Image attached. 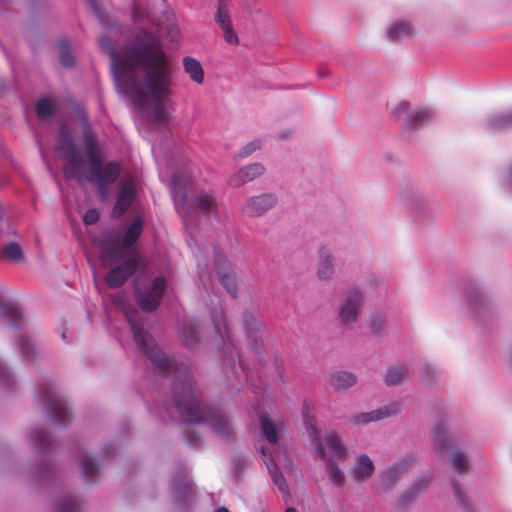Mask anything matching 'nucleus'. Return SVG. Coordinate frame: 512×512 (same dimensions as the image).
Listing matches in <instances>:
<instances>
[{
    "instance_id": "nucleus-1",
    "label": "nucleus",
    "mask_w": 512,
    "mask_h": 512,
    "mask_svg": "<svg viewBox=\"0 0 512 512\" xmlns=\"http://www.w3.org/2000/svg\"><path fill=\"white\" fill-rule=\"evenodd\" d=\"M132 17L136 32L124 48L117 50L107 35L101 36L99 45L109 54L118 92L134 104L144 122L164 125L172 70L160 35L165 27L163 37L176 42L180 30L171 22V11L163 0L136 3Z\"/></svg>"
},
{
    "instance_id": "nucleus-2",
    "label": "nucleus",
    "mask_w": 512,
    "mask_h": 512,
    "mask_svg": "<svg viewBox=\"0 0 512 512\" xmlns=\"http://www.w3.org/2000/svg\"><path fill=\"white\" fill-rule=\"evenodd\" d=\"M114 307L121 311L127 320L136 348L151 362L155 372L173 375L172 396L174 409L179 417L188 423H206L220 438H227L233 427L220 408L203 404L201 393L195 386L191 370L186 362L177 363L170 359L146 331V320L132 305L123 292L112 296Z\"/></svg>"
},
{
    "instance_id": "nucleus-3",
    "label": "nucleus",
    "mask_w": 512,
    "mask_h": 512,
    "mask_svg": "<svg viewBox=\"0 0 512 512\" xmlns=\"http://www.w3.org/2000/svg\"><path fill=\"white\" fill-rule=\"evenodd\" d=\"M144 212L136 209L131 224L123 234L104 237L100 242L92 239L97 248L99 263L110 268L106 282L110 287H118L136 270H140L134 282L136 300L143 311L157 308L165 289L163 277H153L143 266L137 251L136 241L141 235Z\"/></svg>"
},
{
    "instance_id": "nucleus-4",
    "label": "nucleus",
    "mask_w": 512,
    "mask_h": 512,
    "mask_svg": "<svg viewBox=\"0 0 512 512\" xmlns=\"http://www.w3.org/2000/svg\"><path fill=\"white\" fill-rule=\"evenodd\" d=\"M55 157L61 160L66 179L93 184L104 197L109 186L120 176L121 168L117 162L104 164L95 136L87 131L82 142L75 139L70 126L61 124L59 135L54 141Z\"/></svg>"
},
{
    "instance_id": "nucleus-5",
    "label": "nucleus",
    "mask_w": 512,
    "mask_h": 512,
    "mask_svg": "<svg viewBox=\"0 0 512 512\" xmlns=\"http://www.w3.org/2000/svg\"><path fill=\"white\" fill-rule=\"evenodd\" d=\"M160 179L171 191L175 209L185 225L198 216L217 217L218 206L214 196L203 190H195L186 167L173 159L156 158Z\"/></svg>"
},
{
    "instance_id": "nucleus-6",
    "label": "nucleus",
    "mask_w": 512,
    "mask_h": 512,
    "mask_svg": "<svg viewBox=\"0 0 512 512\" xmlns=\"http://www.w3.org/2000/svg\"><path fill=\"white\" fill-rule=\"evenodd\" d=\"M259 417L262 432L268 441V446L261 448L263 461L273 480V483L283 495H289V486L284 478V474L292 473V461L287 450L278 443V428L276 424L259 409L255 411Z\"/></svg>"
},
{
    "instance_id": "nucleus-7",
    "label": "nucleus",
    "mask_w": 512,
    "mask_h": 512,
    "mask_svg": "<svg viewBox=\"0 0 512 512\" xmlns=\"http://www.w3.org/2000/svg\"><path fill=\"white\" fill-rule=\"evenodd\" d=\"M210 313L215 331L214 342L223 358L224 365L231 369V372L239 382L246 380L251 386H255L256 377L259 376V372H254V370L250 369L239 353L236 352L232 334L224 317L222 303L219 299H217L216 307L212 308Z\"/></svg>"
},
{
    "instance_id": "nucleus-8",
    "label": "nucleus",
    "mask_w": 512,
    "mask_h": 512,
    "mask_svg": "<svg viewBox=\"0 0 512 512\" xmlns=\"http://www.w3.org/2000/svg\"><path fill=\"white\" fill-rule=\"evenodd\" d=\"M432 442L435 453L439 456L450 455V462L456 472H465L469 467V460L463 451V440L454 432L450 425L440 420L432 428Z\"/></svg>"
},
{
    "instance_id": "nucleus-9",
    "label": "nucleus",
    "mask_w": 512,
    "mask_h": 512,
    "mask_svg": "<svg viewBox=\"0 0 512 512\" xmlns=\"http://www.w3.org/2000/svg\"><path fill=\"white\" fill-rule=\"evenodd\" d=\"M317 456L326 462V471L330 481L337 487L345 483V474L337 465L338 461H344L348 457L345 445L334 432L325 434L324 453L316 450Z\"/></svg>"
},
{
    "instance_id": "nucleus-10",
    "label": "nucleus",
    "mask_w": 512,
    "mask_h": 512,
    "mask_svg": "<svg viewBox=\"0 0 512 512\" xmlns=\"http://www.w3.org/2000/svg\"><path fill=\"white\" fill-rule=\"evenodd\" d=\"M39 397L54 420L61 424L67 422L70 412L62 392L54 382L42 383L39 388Z\"/></svg>"
},
{
    "instance_id": "nucleus-11",
    "label": "nucleus",
    "mask_w": 512,
    "mask_h": 512,
    "mask_svg": "<svg viewBox=\"0 0 512 512\" xmlns=\"http://www.w3.org/2000/svg\"><path fill=\"white\" fill-rule=\"evenodd\" d=\"M433 112L428 107L413 108L408 102H400L392 110L391 117L403 122L411 129H418L433 119Z\"/></svg>"
},
{
    "instance_id": "nucleus-12",
    "label": "nucleus",
    "mask_w": 512,
    "mask_h": 512,
    "mask_svg": "<svg viewBox=\"0 0 512 512\" xmlns=\"http://www.w3.org/2000/svg\"><path fill=\"white\" fill-rule=\"evenodd\" d=\"M364 299V292L359 287H352L345 292L339 305V318L342 323L357 322Z\"/></svg>"
},
{
    "instance_id": "nucleus-13",
    "label": "nucleus",
    "mask_w": 512,
    "mask_h": 512,
    "mask_svg": "<svg viewBox=\"0 0 512 512\" xmlns=\"http://www.w3.org/2000/svg\"><path fill=\"white\" fill-rule=\"evenodd\" d=\"M138 199V184L134 176L124 175L119 182L117 200L113 213L117 216L124 214Z\"/></svg>"
},
{
    "instance_id": "nucleus-14",
    "label": "nucleus",
    "mask_w": 512,
    "mask_h": 512,
    "mask_svg": "<svg viewBox=\"0 0 512 512\" xmlns=\"http://www.w3.org/2000/svg\"><path fill=\"white\" fill-rule=\"evenodd\" d=\"M399 407L398 402H391L376 410L355 414L351 421L357 426H364L371 422L380 421L396 415L399 412Z\"/></svg>"
},
{
    "instance_id": "nucleus-15",
    "label": "nucleus",
    "mask_w": 512,
    "mask_h": 512,
    "mask_svg": "<svg viewBox=\"0 0 512 512\" xmlns=\"http://www.w3.org/2000/svg\"><path fill=\"white\" fill-rule=\"evenodd\" d=\"M214 265L221 284L232 297H236L237 284L235 276L231 272L229 265L226 263L225 256L217 250L214 251Z\"/></svg>"
},
{
    "instance_id": "nucleus-16",
    "label": "nucleus",
    "mask_w": 512,
    "mask_h": 512,
    "mask_svg": "<svg viewBox=\"0 0 512 512\" xmlns=\"http://www.w3.org/2000/svg\"><path fill=\"white\" fill-rule=\"evenodd\" d=\"M415 33L412 22L404 18L391 20L384 30L385 38L392 42L410 39Z\"/></svg>"
},
{
    "instance_id": "nucleus-17",
    "label": "nucleus",
    "mask_w": 512,
    "mask_h": 512,
    "mask_svg": "<svg viewBox=\"0 0 512 512\" xmlns=\"http://www.w3.org/2000/svg\"><path fill=\"white\" fill-rule=\"evenodd\" d=\"M0 315L6 317L14 326H18L21 323L22 309L18 302L7 295V289L1 282Z\"/></svg>"
},
{
    "instance_id": "nucleus-18",
    "label": "nucleus",
    "mask_w": 512,
    "mask_h": 512,
    "mask_svg": "<svg viewBox=\"0 0 512 512\" xmlns=\"http://www.w3.org/2000/svg\"><path fill=\"white\" fill-rule=\"evenodd\" d=\"M277 202V196L273 193H263L261 195L250 197L244 205V212L251 216H259L272 207Z\"/></svg>"
},
{
    "instance_id": "nucleus-19",
    "label": "nucleus",
    "mask_w": 512,
    "mask_h": 512,
    "mask_svg": "<svg viewBox=\"0 0 512 512\" xmlns=\"http://www.w3.org/2000/svg\"><path fill=\"white\" fill-rule=\"evenodd\" d=\"M243 325L249 345L258 354L262 342V323L255 318L253 313L245 312L243 315Z\"/></svg>"
},
{
    "instance_id": "nucleus-20",
    "label": "nucleus",
    "mask_w": 512,
    "mask_h": 512,
    "mask_svg": "<svg viewBox=\"0 0 512 512\" xmlns=\"http://www.w3.org/2000/svg\"><path fill=\"white\" fill-rule=\"evenodd\" d=\"M302 418L304 425L306 427V430L311 437V440L313 444L315 445V449L318 452L324 453V443L320 437V432L317 429V427L314 425V418H315V409L314 407L307 401L304 402L303 408H302Z\"/></svg>"
},
{
    "instance_id": "nucleus-21",
    "label": "nucleus",
    "mask_w": 512,
    "mask_h": 512,
    "mask_svg": "<svg viewBox=\"0 0 512 512\" xmlns=\"http://www.w3.org/2000/svg\"><path fill=\"white\" fill-rule=\"evenodd\" d=\"M229 5V0H219L215 20L223 31L225 41L229 44H237L238 36L232 30L230 24Z\"/></svg>"
},
{
    "instance_id": "nucleus-22",
    "label": "nucleus",
    "mask_w": 512,
    "mask_h": 512,
    "mask_svg": "<svg viewBox=\"0 0 512 512\" xmlns=\"http://www.w3.org/2000/svg\"><path fill=\"white\" fill-rule=\"evenodd\" d=\"M264 171L265 168L261 163L249 164L240 168L230 177L229 185L234 188L240 187L241 185L258 178L264 173Z\"/></svg>"
},
{
    "instance_id": "nucleus-23",
    "label": "nucleus",
    "mask_w": 512,
    "mask_h": 512,
    "mask_svg": "<svg viewBox=\"0 0 512 512\" xmlns=\"http://www.w3.org/2000/svg\"><path fill=\"white\" fill-rule=\"evenodd\" d=\"M180 338L183 344L188 348L198 345L203 337V329L195 320H185L179 329Z\"/></svg>"
},
{
    "instance_id": "nucleus-24",
    "label": "nucleus",
    "mask_w": 512,
    "mask_h": 512,
    "mask_svg": "<svg viewBox=\"0 0 512 512\" xmlns=\"http://www.w3.org/2000/svg\"><path fill=\"white\" fill-rule=\"evenodd\" d=\"M375 466L372 459L366 454H358L351 468L354 481L362 483L367 481L374 473Z\"/></svg>"
},
{
    "instance_id": "nucleus-25",
    "label": "nucleus",
    "mask_w": 512,
    "mask_h": 512,
    "mask_svg": "<svg viewBox=\"0 0 512 512\" xmlns=\"http://www.w3.org/2000/svg\"><path fill=\"white\" fill-rule=\"evenodd\" d=\"M415 463L413 455H407L396 461L390 468H388L382 476V482L385 486L394 484L402 474L410 469Z\"/></svg>"
},
{
    "instance_id": "nucleus-26",
    "label": "nucleus",
    "mask_w": 512,
    "mask_h": 512,
    "mask_svg": "<svg viewBox=\"0 0 512 512\" xmlns=\"http://www.w3.org/2000/svg\"><path fill=\"white\" fill-rule=\"evenodd\" d=\"M317 276L322 280L331 279L334 274L335 256L328 247H321L318 251Z\"/></svg>"
},
{
    "instance_id": "nucleus-27",
    "label": "nucleus",
    "mask_w": 512,
    "mask_h": 512,
    "mask_svg": "<svg viewBox=\"0 0 512 512\" xmlns=\"http://www.w3.org/2000/svg\"><path fill=\"white\" fill-rule=\"evenodd\" d=\"M182 66L185 74L196 85H202L205 81V72L199 60L192 56H185L182 59Z\"/></svg>"
},
{
    "instance_id": "nucleus-28",
    "label": "nucleus",
    "mask_w": 512,
    "mask_h": 512,
    "mask_svg": "<svg viewBox=\"0 0 512 512\" xmlns=\"http://www.w3.org/2000/svg\"><path fill=\"white\" fill-rule=\"evenodd\" d=\"M172 487L175 492V497L179 502L184 504L187 503L194 494L193 485L188 479L186 472L181 473L174 478Z\"/></svg>"
},
{
    "instance_id": "nucleus-29",
    "label": "nucleus",
    "mask_w": 512,
    "mask_h": 512,
    "mask_svg": "<svg viewBox=\"0 0 512 512\" xmlns=\"http://www.w3.org/2000/svg\"><path fill=\"white\" fill-rule=\"evenodd\" d=\"M80 469L83 476L88 480H95L99 473V464L86 451H81L78 456Z\"/></svg>"
},
{
    "instance_id": "nucleus-30",
    "label": "nucleus",
    "mask_w": 512,
    "mask_h": 512,
    "mask_svg": "<svg viewBox=\"0 0 512 512\" xmlns=\"http://www.w3.org/2000/svg\"><path fill=\"white\" fill-rule=\"evenodd\" d=\"M409 377V371L404 364H395L387 369L385 382L388 385H399Z\"/></svg>"
},
{
    "instance_id": "nucleus-31",
    "label": "nucleus",
    "mask_w": 512,
    "mask_h": 512,
    "mask_svg": "<svg viewBox=\"0 0 512 512\" xmlns=\"http://www.w3.org/2000/svg\"><path fill=\"white\" fill-rule=\"evenodd\" d=\"M356 384V376L350 372H336L331 376V385L336 389H346Z\"/></svg>"
},
{
    "instance_id": "nucleus-32",
    "label": "nucleus",
    "mask_w": 512,
    "mask_h": 512,
    "mask_svg": "<svg viewBox=\"0 0 512 512\" xmlns=\"http://www.w3.org/2000/svg\"><path fill=\"white\" fill-rule=\"evenodd\" d=\"M512 124V110H507L494 114L488 119L487 125L491 129H503Z\"/></svg>"
},
{
    "instance_id": "nucleus-33",
    "label": "nucleus",
    "mask_w": 512,
    "mask_h": 512,
    "mask_svg": "<svg viewBox=\"0 0 512 512\" xmlns=\"http://www.w3.org/2000/svg\"><path fill=\"white\" fill-rule=\"evenodd\" d=\"M79 510L80 501L75 495H64L57 502V512H79Z\"/></svg>"
},
{
    "instance_id": "nucleus-34",
    "label": "nucleus",
    "mask_w": 512,
    "mask_h": 512,
    "mask_svg": "<svg viewBox=\"0 0 512 512\" xmlns=\"http://www.w3.org/2000/svg\"><path fill=\"white\" fill-rule=\"evenodd\" d=\"M0 257L12 262H19L23 259V253L20 246L12 242L3 247Z\"/></svg>"
},
{
    "instance_id": "nucleus-35",
    "label": "nucleus",
    "mask_w": 512,
    "mask_h": 512,
    "mask_svg": "<svg viewBox=\"0 0 512 512\" xmlns=\"http://www.w3.org/2000/svg\"><path fill=\"white\" fill-rule=\"evenodd\" d=\"M56 109V103L53 99L44 97L39 99L36 105L37 115L40 119L51 116Z\"/></svg>"
},
{
    "instance_id": "nucleus-36",
    "label": "nucleus",
    "mask_w": 512,
    "mask_h": 512,
    "mask_svg": "<svg viewBox=\"0 0 512 512\" xmlns=\"http://www.w3.org/2000/svg\"><path fill=\"white\" fill-rule=\"evenodd\" d=\"M70 42L67 39H63L59 42V57L63 66L71 67L74 64V57L69 52Z\"/></svg>"
},
{
    "instance_id": "nucleus-37",
    "label": "nucleus",
    "mask_w": 512,
    "mask_h": 512,
    "mask_svg": "<svg viewBox=\"0 0 512 512\" xmlns=\"http://www.w3.org/2000/svg\"><path fill=\"white\" fill-rule=\"evenodd\" d=\"M30 439L39 449L45 448L51 442L50 435L42 428L34 430L30 435Z\"/></svg>"
},
{
    "instance_id": "nucleus-38",
    "label": "nucleus",
    "mask_w": 512,
    "mask_h": 512,
    "mask_svg": "<svg viewBox=\"0 0 512 512\" xmlns=\"http://www.w3.org/2000/svg\"><path fill=\"white\" fill-rule=\"evenodd\" d=\"M263 145V141L261 139H254L245 145H243L239 151L236 153L235 158L236 159H242L250 156L255 151L261 149Z\"/></svg>"
},
{
    "instance_id": "nucleus-39",
    "label": "nucleus",
    "mask_w": 512,
    "mask_h": 512,
    "mask_svg": "<svg viewBox=\"0 0 512 512\" xmlns=\"http://www.w3.org/2000/svg\"><path fill=\"white\" fill-rule=\"evenodd\" d=\"M18 349L25 359L30 360L33 358L35 349L30 339L26 335H23L19 338Z\"/></svg>"
},
{
    "instance_id": "nucleus-40",
    "label": "nucleus",
    "mask_w": 512,
    "mask_h": 512,
    "mask_svg": "<svg viewBox=\"0 0 512 512\" xmlns=\"http://www.w3.org/2000/svg\"><path fill=\"white\" fill-rule=\"evenodd\" d=\"M499 180L504 187L512 191V163L503 168L500 172Z\"/></svg>"
},
{
    "instance_id": "nucleus-41",
    "label": "nucleus",
    "mask_w": 512,
    "mask_h": 512,
    "mask_svg": "<svg viewBox=\"0 0 512 512\" xmlns=\"http://www.w3.org/2000/svg\"><path fill=\"white\" fill-rule=\"evenodd\" d=\"M429 482L430 479L428 476H421L417 478L412 484L410 493L412 495H417L418 493H421L427 488Z\"/></svg>"
},
{
    "instance_id": "nucleus-42",
    "label": "nucleus",
    "mask_w": 512,
    "mask_h": 512,
    "mask_svg": "<svg viewBox=\"0 0 512 512\" xmlns=\"http://www.w3.org/2000/svg\"><path fill=\"white\" fill-rule=\"evenodd\" d=\"M206 269V264H202L200 261H198V278L203 287L208 290V285L211 282V275L210 272L206 271Z\"/></svg>"
},
{
    "instance_id": "nucleus-43",
    "label": "nucleus",
    "mask_w": 512,
    "mask_h": 512,
    "mask_svg": "<svg viewBox=\"0 0 512 512\" xmlns=\"http://www.w3.org/2000/svg\"><path fill=\"white\" fill-rule=\"evenodd\" d=\"M37 139H38L39 149H40V153L42 155V158L46 162V164L49 167V169L51 171H53L54 169L57 168V165L55 163H51L50 159L48 158L47 148H46V144H45V141H44L43 137L42 136H37Z\"/></svg>"
},
{
    "instance_id": "nucleus-44",
    "label": "nucleus",
    "mask_w": 512,
    "mask_h": 512,
    "mask_svg": "<svg viewBox=\"0 0 512 512\" xmlns=\"http://www.w3.org/2000/svg\"><path fill=\"white\" fill-rule=\"evenodd\" d=\"M385 323V317L381 313H375L371 316L370 327L374 331H379Z\"/></svg>"
},
{
    "instance_id": "nucleus-45",
    "label": "nucleus",
    "mask_w": 512,
    "mask_h": 512,
    "mask_svg": "<svg viewBox=\"0 0 512 512\" xmlns=\"http://www.w3.org/2000/svg\"><path fill=\"white\" fill-rule=\"evenodd\" d=\"M98 219L99 213L95 209L88 210L83 216V221L86 225H92L96 223Z\"/></svg>"
},
{
    "instance_id": "nucleus-46",
    "label": "nucleus",
    "mask_w": 512,
    "mask_h": 512,
    "mask_svg": "<svg viewBox=\"0 0 512 512\" xmlns=\"http://www.w3.org/2000/svg\"><path fill=\"white\" fill-rule=\"evenodd\" d=\"M0 380L5 384L9 385L11 382V374L6 365L0 361Z\"/></svg>"
},
{
    "instance_id": "nucleus-47",
    "label": "nucleus",
    "mask_w": 512,
    "mask_h": 512,
    "mask_svg": "<svg viewBox=\"0 0 512 512\" xmlns=\"http://www.w3.org/2000/svg\"><path fill=\"white\" fill-rule=\"evenodd\" d=\"M185 437L189 445L196 446L200 443V437L196 434L195 431L187 430L185 432Z\"/></svg>"
},
{
    "instance_id": "nucleus-48",
    "label": "nucleus",
    "mask_w": 512,
    "mask_h": 512,
    "mask_svg": "<svg viewBox=\"0 0 512 512\" xmlns=\"http://www.w3.org/2000/svg\"><path fill=\"white\" fill-rule=\"evenodd\" d=\"M453 492H454V496L457 499L458 503L462 506H466L467 503H466L465 494L458 485H456V484L453 485Z\"/></svg>"
},
{
    "instance_id": "nucleus-49",
    "label": "nucleus",
    "mask_w": 512,
    "mask_h": 512,
    "mask_svg": "<svg viewBox=\"0 0 512 512\" xmlns=\"http://www.w3.org/2000/svg\"><path fill=\"white\" fill-rule=\"evenodd\" d=\"M379 282L380 278L376 274H370L366 279V283L369 286H377Z\"/></svg>"
},
{
    "instance_id": "nucleus-50",
    "label": "nucleus",
    "mask_w": 512,
    "mask_h": 512,
    "mask_svg": "<svg viewBox=\"0 0 512 512\" xmlns=\"http://www.w3.org/2000/svg\"><path fill=\"white\" fill-rule=\"evenodd\" d=\"M90 4L94 7V9H97V3L96 0H89Z\"/></svg>"
},
{
    "instance_id": "nucleus-51",
    "label": "nucleus",
    "mask_w": 512,
    "mask_h": 512,
    "mask_svg": "<svg viewBox=\"0 0 512 512\" xmlns=\"http://www.w3.org/2000/svg\"><path fill=\"white\" fill-rule=\"evenodd\" d=\"M118 340L124 346V338H123V336L120 333H119V336H118Z\"/></svg>"
},
{
    "instance_id": "nucleus-52",
    "label": "nucleus",
    "mask_w": 512,
    "mask_h": 512,
    "mask_svg": "<svg viewBox=\"0 0 512 512\" xmlns=\"http://www.w3.org/2000/svg\"><path fill=\"white\" fill-rule=\"evenodd\" d=\"M215 512H229L226 508H219Z\"/></svg>"
},
{
    "instance_id": "nucleus-53",
    "label": "nucleus",
    "mask_w": 512,
    "mask_h": 512,
    "mask_svg": "<svg viewBox=\"0 0 512 512\" xmlns=\"http://www.w3.org/2000/svg\"><path fill=\"white\" fill-rule=\"evenodd\" d=\"M87 258L89 261H92V254L91 252H87Z\"/></svg>"
},
{
    "instance_id": "nucleus-54",
    "label": "nucleus",
    "mask_w": 512,
    "mask_h": 512,
    "mask_svg": "<svg viewBox=\"0 0 512 512\" xmlns=\"http://www.w3.org/2000/svg\"><path fill=\"white\" fill-rule=\"evenodd\" d=\"M286 512H297V511L294 508L289 507L286 509Z\"/></svg>"
},
{
    "instance_id": "nucleus-55",
    "label": "nucleus",
    "mask_w": 512,
    "mask_h": 512,
    "mask_svg": "<svg viewBox=\"0 0 512 512\" xmlns=\"http://www.w3.org/2000/svg\"><path fill=\"white\" fill-rule=\"evenodd\" d=\"M509 361H510V363L512 365V354L510 355V360Z\"/></svg>"
}]
</instances>
